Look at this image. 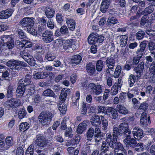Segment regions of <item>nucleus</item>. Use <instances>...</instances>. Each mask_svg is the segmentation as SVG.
<instances>
[{
  "label": "nucleus",
  "mask_w": 155,
  "mask_h": 155,
  "mask_svg": "<svg viewBox=\"0 0 155 155\" xmlns=\"http://www.w3.org/2000/svg\"><path fill=\"white\" fill-rule=\"evenodd\" d=\"M34 21L33 19L29 18H24L19 22V26L24 29L27 30L28 31L31 35L35 36L37 31L33 28Z\"/></svg>",
  "instance_id": "1"
},
{
  "label": "nucleus",
  "mask_w": 155,
  "mask_h": 155,
  "mask_svg": "<svg viewBox=\"0 0 155 155\" xmlns=\"http://www.w3.org/2000/svg\"><path fill=\"white\" fill-rule=\"evenodd\" d=\"M54 115L52 113L48 111H42L38 117L39 122L43 126L50 124Z\"/></svg>",
  "instance_id": "2"
},
{
  "label": "nucleus",
  "mask_w": 155,
  "mask_h": 155,
  "mask_svg": "<svg viewBox=\"0 0 155 155\" xmlns=\"http://www.w3.org/2000/svg\"><path fill=\"white\" fill-rule=\"evenodd\" d=\"M6 64L12 70L15 71L19 70L23 67L25 66L23 62L13 59L11 60L6 62Z\"/></svg>",
  "instance_id": "3"
},
{
  "label": "nucleus",
  "mask_w": 155,
  "mask_h": 155,
  "mask_svg": "<svg viewBox=\"0 0 155 155\" xmlns=\"http://www.w3.org/2000/svg\"><path fill=\"white\" fill-rule=\"evenodd\" d=\"M106 139L103 141L102 142V145L101 147V150L103 152H105L107 151L110 150V147L109 146L110 143H112L114 141L113 140V137L112 138L111 135L110 134L108 133L106 135Z\"/></svg>",
  "instance_id": "4"
},
{
  "label": "nucleus",
  "mask_w": 155,
  "mask_h": 155,
  "mask_svg": "<svg viewBox=\"0 0 155 155\" xmlns=\"http://www.w3.org/2000/svg\"><path fill=\"white\" fill-rule=\"evenodd\" d=\"M113 142L112 143L110 144L109 146L110 149V148L113 149L115 153L118 152L119 150H120L122 151L124 155H127V151L124 148L123 144L119 142Z\"/></svg>",
  "instance_id": "5"
},
{
  "label": "nucleus",
  "mask_w": 155,
  "mask_h": 155,
  "mask_svg": "<svg viewBox=\"0 0 155 155\" xmlns=\"http://www.w3.org/2000/svg\"><path fill=\"white\" fill-rule=\"evenodd\" d=\"M88 87L90 89L93 94L96 95H99L102 93V88L100 85H96L94 83H90Z\"/></svg>",
  "instance_id": "6"
},
{
  "label": "nucleus",
  "mask_w": 155,
  "mask_h": 155,
  "mask_svg": "<svg viewBox=\"0 0 155 155\" xmlns=\"http://www.w3.org/2000/svg\"><path fill=\"white\" fill-rule=\"evenodd\" d=\"M21 104V101L19 100L11 99L7 101L5 104L6 107L8 109L11 108H15L19 106Z\"/></svg>",
  "instance_id": "7"
},
{
  "label": "nucleus",
  "mask_w": 155,
  "mask_h": 155,
  "mask_svg": "<svg viewBox=\"0 0 155 155\" xmlns=\"http://www.w3.org/2000/svg\"><path fill=\"white\" fill-rule=\"evenodd\" d=\"M125 138L123 140L124 143L127 146L133 147L137 143L136 141L133 138H131L130 134H128L123 137Z\"/></svg>",
  "instance_id": "8"
},
{
  "label": "nucleus",
  "mask_w": 155,
  "mask_h": 155,
  "mask_svg": "<svg viewBox=\"0 0 155 155\" xmlns=\"http://www.w3.org/2000/svg\"><path fill=\"white\" fill-rule=\"evenodd\" d=\"M119 129L122 133L123 137L128 134H131L130 130L129 129L128 124L127 123H122L118 126Z\"/></svg>",
  "instance_id": "9"
},
{
  "label": "nucleus",
  "mask_w": 155,
  "mask_h": 155,
  "mask_svg": "<svg viewBox=\"0 0 155 155\" xmlns=\"http://www.w3.org/2000/svg\"><path fill=\"white\" fill-rule=\"evenodd\" d=\"M132 133L134 138L137 140H140L143 137L142 129L138 127H135L133 129Z\"/></svg>",
  "instance_id": "10"
},
{
  "label": "nucleus",
  "mask_w": 155,
  "mask_h": 155,
  "mask_svg": "<svg viewBox=\"0 0 155 155\" xmlns=\"http://www.w3.org/2000/svg\"><path fill=\"white\" fill-rule=\"evenodd\" d=\"M57 41L60 42L62 43L63 48L64 49H67L71 46L73 41V39H56L55 41V43L57 42Z\"/></svg>",
  "instance_id": "11"
},
{
  "label": "nucleus",
  "mask_w": 155,
  "mask_h": 155,
  "mask_svg": "<svg viewBox=\"0 0 155 155\" xmlns=\"http://www.w3.org/2000/svg\"><path fill=\"white\" fill-rule=\"evenodd\" d=\"M31 76L30 75L27 74L25 76V78H22L19 81L18 84L19 85L25 87V86L31 84Z\"/></svg>",
  "instance_id": "12"
},
{
  "label": "nucleus",
  "mask_w": 155,
  "mask_h": 155,
  "mask_svg": "<svg viewBox=\"0 0 155 155\" xmlns=\"http://www.w3.org/2000/svg\"><path fill=\"white\" fill-rule=\"evenodd\" d=\"M12 9H7L0 12V19H5L11 16L13 12Z\"/></svg>",
  "instance_id": "13"
},
{
  "label": "nucleus",
  "mask_w": 155,
  "mask_h": 155,
  "mask_svg": "<svg viewBox=\"0 0 155 155\" xmlns=\"http://www.w3.org/2000/svg\"><path fill=\"white\" fill-rule=\"evenodd\" d=\"M36 138L35 143L38 146L42 147L45 145L46 140L44 137L40 135H38L37 136Z\"/></svg>",
  "instance_id": "14"
},
{
  "label": "nucleus",
  "mask_w": 155,
  "mask_h": 155,
  "mask_svg": "<svg viewBox=\"0 0 155 155\" xmlns=\"http://www.w3.org/2000/svg\"><path fill=\"white\" fill-rule=\"evenodd\" d=\"M121 130L118 127L114 125L113 127V130L112 133L113 140L114 141H117V137L119 135H122V133Z\"/></svg>",
  "instance_id": "15"
},
{
  "label": "nucleus",
  "mask_w": 155,
  "mask_h": 155,
  "mask_svg": "<svg viewBox=\"0 0 155 155\" xmlns=\"http://www.w3.org/2000/svg\"><path fill=\"white\" fill-rule=\"evenodd\" d=\"M91 123L93 126L97 127L101 123L100 117L97 115H93L90 119Z\"/></svg>",
  "instance_id": "16"
},
{
  "label": "nucleus",
  "mask_w": 155,
  "mask_h": 155,
  "mask_svg": "<svg viewBox=\"0 0 155 155\" xmlns=\"http://www.w3.org/2000/svg\"><path fill=\"white\" fill-rule=\"evenodd\" d=\"M110 3V0H103L100 8V11L103 13L105 12L109 8Z\"/></svg>",
  "instance_id": "17"
},
{
  "label": "nucleus",
  "mask_w": 155,
  "mask_h": 155,
  "mask_svg": "<svg viewBox=\"0 0 155 155\" xmlns=\"http://www.w3.org/2000/svg\"><path fill=\"white\" fill-rule=\"evenodd\" d=\"M110 3V0H103L100 8V11L103 13L105 12L109 8Z\"/></svg>",
  "instance_id": "18"
},
{
  "label": "nucleus",
  "mask_w": 155,
  "mask_h": 155,
  "mask_svg": "<svg viewBox=\"0 0 155 155\" xmlns=\"http://www.w3.org/2000/svg\"><path fill=\"white\" fill-rule=\"evenodd\" d=\"M88 122L87 120L84 121L78 126L77 131L78 134H81L87 128Z\"/></svg>",
  "instance_id": "19"
},
{
  "label": "nucleus",
  "mask_w": 155,
  "mask_h": 155,
  "mask_svg": "<svg viewBox=\"0 0 155 155\" xmlns=\"http://www.w3.org/2000/svg\"><path fill=\"white\" fill-rule=\"evenodd\" d=\"M117 109L110 107L107 108L106 110L105 113L106 114H110L111 115L112 118L114 119H116L118 116V114L117 113Z\"/></svg>",
  "instance_id": "20"
},
{
  "label": "nucleus",
  "mask_w": 155,
  "mask_h": 155,
  "mask_svg": "<svg viewBox=\"0 0 155 155\" xmlns=\"http://www.w3.org/2000/svg\"><path fill=\"white\" fill-rule=\"evenodd\" d=\"M144 64L143 62H140L137 67L134 68V71L137 74V76L140 77L144 68Z\"/></svg>",
  "instance_id": "21"
},
{
  "label": "nucleus",
  "mask_w": 155,
  "mask_h": 155,
  "mask_svg": "<svg viewBox=\"0 0 155 155\" xmlns=\"http://www.w3.org/2000/svg\"><path fill=\"white\" fill-rule=\"evenodd\" d=\"M61 92L59 97V99L61 100L59 103H63L66 99V97L68 94L70 92V89H65V88L62 89Z\"/></svg>",
  "instance_id": "22"
},
{
  "label": "nucleus",
  "mask_w": 155,
  "mask_h": 155,
  "mask_svg": "<svg viewBox=\"0 0 155 155\" xmlns=\"http://www.w3.org/2000/svg\"><path fill=\"white\" fill-rule=\"evenodd\" d=\"M117 111L120 114H126L128 113V110L123 105L118 104L116 106Z\"/></svg>",
  "instance_id": "23"
},
{
  "label": "nucleus",
  "mask_w": 155,
  "mask_h": 155,
  "mask_svg": "<svg viewBox=\"0 0 155 155\" xmlns=\"http://www.w3.org/2000/svg\"><path fill=\"white\" fill-rule=\"evenodd\" d=\"M42 94L44 96L51 97L55 99L57 97V96L55 95L53 91L49 88L43 91Z\"/></svg>",
  "instance_id": "24"
},
{
  "label": "nucleus",
  "mask_w": 155,
  "mask_h": 155,
  "mask_svg": "<svg viewBox=\"0 0 155 155\" xmlns=\"http://www.w3.org/2000/svg\"><path fill=\"white\" fill-rule=\"evenodd\" d=\"M55 11L52 8L46 7L45 9V13L47 18H52L54 14Z\"/></svg>",
  "instance_id": "25"
},
{
  "label": "nucleus",
  "mask_w": 155,
  "mask_h": 155,
  "mask_svg": "<svg viewBox=\"0 0 155 155\" xmlns=\"http://www.w3.org/2000/svg\"><path fill=\"white\" fill-rule=\"evenodd\" d=\"M67 26L69 29L73 31L75 28V21L72 19L67 18L66 20Z\"/></svg>",
  "instance_id": "26"
},
{
  "label": "nucleus",
  "mask_w": 155,
  "mask_h": 155,
  "mask_svg": "<svg viewBox=\"0 0 155 155\" xmlns=\"http://www.w3.org/2000/svg\"><path fill=\"white\" fill-rule=\"evenodd\" d=\"M86 69L87 71L90 75L94 74L95 71L94 66L91 62L87 64Z\"/></svg>",
  "instance_id": "27"
},
{
  "label": "nucleus",
  "mask_w": 155,
  "mask_h": 155,
  "mask_svg": "<svg viewBox=\"0 0 155 155\" xmlns=\"http://www.w3.org/2000/svg\"><path fill=\"white\" fill-rule=\"evenodd\" d=\"M82 60L81 56L79 55L73 56L71 59V62L72 64H78L80 63Z\"/></svg>",
  "instance_id": "28"
},
{
  "label": "nucleus",
  "mask_w": 155,
  "mask_h": 155,
  "mask_svg": "<svg viewBox=\"0 0 155 155\" xmlns=\"http://www.w3.org/2000/svg\"><path fill=\"white\" fill-rule=\"evenodd\" d=\"M118 22V20L115 18L109 17L107 19L106 25L107 26H110Z\"/></svg>",
  "instance_id": "29"
},
{
  "label": "nucleus",
  "mask_w": 155,
  "mask_h": 155,
  "mask_svg": "<svg viewBox=\"0 0 155 155\" xmlns=\"http://www.w3.org/2000/svg\"><path fill=\"white\" fill-rule=\"evenodd\" d=\"M25 89L24 87L19 85L16 90V95L19 97H21L25 92Z\"/></svg>",
  "instance_id": "30"
},
{
  "label": "nucleus",
  "mask_w": 155,
  "mask_h": 155,
  "mask_svg": "<svg viewBox=\"0 0 155 155\" xmlns=\"http://www.w3.org/2000/svg\"><path fill=\"white\" fill-rule=\"evenodd\" d=\"M115 61L113 57H108L106 61V64L107 67H113L115 66Z\"/></svg>",
  "instance_id": "31"
},
{
  "label": "nucleus",
  "mask_w": 155,
  "mask_h": 155,
  "mask_svg": "<svg viewBox=\"0 0 155 155\" xmlns=\"http://www.w3.org/2000/svg\"><path fill=\"white\" fill-rule=\"evenodd\" d=\"M101 117L102 125V126L101 127L102 130L103 131H106L108 125V121L106 119L104 118V116H101Z\"/></svg>",
  "instance_id": "32"
},
{
  "label": "nucleus",
  "mask_w": 155,
  "mask_h": 155,
  "mask_svg": "<svg viewBox=\"0 0 155 155\" xmlns=\"http://www.w3.org/2000/svg\"><path fill=\"white\" fill-rule=\"evenodd\" d=\"M42 36L44 39H53V35L51 31L47 30L44 31L42 35Z\"/></svg>",
  "instance_id": "33"
},
{
  "label": "nucleus",
  "mask_w": 155,
  "mask_h": 155,
  "mask_svg": "<svg viewBox=\"0 0 155 155\" xmlns=\"http://www.w3.org/2000/svg\"><path fill=\"white\" fill-rule=\"evenodd\" d=\"M136 77L133 74H130L129 77L128 79V82L129 86L131 87L133 86L135 82Z\"/></svg>",
  "instance_id": "34"
},
{
  "label": "nucleus",
  "mask_w": 155,
  "mask_h": 155,
  "mask_svg": "<svg viewBox=\"0 0 155 155\" xmlns=\"http://www.w3.org/2000/svg\"><path fill=\"white\" fill-rule=\"evenodd\" d=\"M29 124L27 122H22L20 124L19 128L21 131L24 132L29 129Z\"/></svg>",
  "instance_id": "35"
},
{
  "label": "nucleus",
  "mask_w": 155,
  "mask_h": 155,
  "mask_svg": "<svg viewBox=\"0 0 155 155\" xmlns=\"http://www.w3.org/2000/svg\"><path fill=\"white\" fill-rule=\"evenodd\" d=\"M153 8L152 6H149L146 8L142 12L141 14L144 16H147L151 13L153 10Z\"/></svg>",
  "instance_id": "36"
},
{
  "label": "nucleus",
  "mask_w": 155,
  "mask_h": 155,
  "mask_svg": "<svg viewBox=\"0 0 155 155\" xmlns=\"http://www.w3.org/2000/svg\"><path fill=\"white\" fill-rule=\"evenodd\" d=\"M6 146L8 147V149L10 146L13 145L14 142L12 137L10 136L7 137L5 140Z\"/></svg>",
  "instance_id": "37"
},
{
  "label": "nucleus",
  "mask_w": 155,
  "mask_h": 155,
  "mask_svg": "<svg viewBox=\"0 0 155 155\" xmlns=\"http://www.w3.org/2000/svg\"><path fill=\"white\" fill-rule=\"evenodd\" d=\"M94 131L92 128H90L88 130L87 134L86 136L87 139V140L91 141L94 135Z\"/></svg>",
  "instance_id": "38"
},
{
  "label": "nucleus",
  "mask_w": 155,
  "mask_h": 155,
  "mask_svg": "<svg viewBox=\"0 0 155 155\" xmlns=\"http://www.w3.org/2000/svg\"><path fill=\"white\" fill-rule=\"evenodd\" d=\"M146 113L143 112L141 116L140 119V123L142 125H146L147 124Z\"/></svg>",
  "instance_id": "39"
},
{
  "label": "nucleus",
  "mask_w": 155,
  "mask_h": 155,
  "mask_svg": "<svg viewBox=\"0 0 155 155\" xmlns=\"http://www.w3.org/2000/svg\"><path fill=\"white\" fill-rule=\"evenodd\" d=\"M103 135L102 134H96L94 135V140L96 143L98 144L101 143L103 141H104V139L103 138Z\"/></svg>",
  "instance_id": "40"
},
{
  "label": "nucleus",
  "mask_w": 155,
  "mask_h": 155,
  "mask_svg": "<svg viewBox=\"0 0 155 155\" xmlns=\"http://www.w3.org/2000/svg\"><path fill=\"white\" fill-rule=\"evenodd\" d=\"M121 67L120 65H117L114 71V76L116 78H118L121 73Z\"/></svg>",
  "instance_id": "41"
},
{
  "label": "nucleus",
  "mask_w": 155,
  "mask_h": 155,
  "mask_svg": "<svg viewBox=\"0 0 155 155\" xmlns=\"http://www.w3.org/2000/svg\"><path fill=\"white\" fill-rule=\"evenodd\" d=\"M104 37L102 35H99L98 34L96 33H91L88 36L87 39H102L104 38Z\"/></svg>",
  "instance_id": "42"
},
{
  "label": "nucleus",
  "mask_w": 155,
  "mask_h": 155,
  "mask_svg": "<svg viewBox=\"0 0 155 155\" xmlns=\"http://www.w3.org/2000/svg\"><path fill=\"white\" fill-rule=\"evenodd\" d=\"M27 112L23 108L20 109L18 112V117L19 119L24 118L26 115Z\"/></svg>",
  "instance_id": "43"
},
{
  "label": "nucleus",
  "mask_w": 155,
  "mask_h": 155,
  "mask_svg": "<svg viewBox=\"0 0 155 155\" xmlns=\"http://www.w3.org/2000/svg\"><path fill=\"white\" fill-rule=\"evenodd\" d=\"M118 87H117V84L115 83L112 87L110 91V94L112 95H115L118 92Z\"/></svg>",
  "instance_id": "44"
},
{
  "label": "nucleus",
  "mask_w": 155,
  "mask_h": 155,
  "mask_svg": "<svg viewBox=\"0 0 155 155\" xmlns=\"http://www.w3.org/2000/svg\"><path fill=\"white\" fill-rule=\"evenodd\" d=\"M16 87L14 85L10 84L7 89V94L8 96H11L12 94L13 91L15 89Z\"/></svg>",
  "instance_id": "45"
},
{
  "label": "nucleus",
  "mask_w": 155,
  "mask_h": 155,
  "mask_svg": "<svg viewBox=\"0 0 155 155\" xmlns=\"http://www.w3.org/2000/svg\"><path fill=\"white\" fill-rule=\"evenodd\" d=\"M61 103V104L58 105V108L60 112L62 114H65L66 111L67 107L64 103Z\"/></svg>",
  "instance_id": "46"
},
{
  "label": "nucleus",
  "mask_w": 155,
  "mask_h": 155,
  "mask_svg": "<svg viewBox=\"0 0 155 155\" xmlns=\"http://www.w3.org/2000/svg\"><path fill=\"white\" fill-rule=\"evenodd\" d=\"M103 67V62L101 60L97 61L96 64V69L99 71H101Z\"/></svg>",
  "instance_id": "47"
},
{
  "label": "nucleus",
  "mask_w": 155,
  "mask_h": 155,
  "mask_svg": "<svg viewBox=\"0 0 155 155\" xmlns=\"http://www.w3.org/2000/svg\"><path fill=\"white\" fill-rule=\"evenodd\" d=\"M45 56L46 59L48 61H52L55 58L54 55L49 52H47Z\"/></svg>",
  "instance_id": "48"
},
{
  "label": "nucleus",
  "mask_w": 155,
  "mask_h": 155,
  "mask_svg": "<svg viewBox=\"0 0 155 155\" xmlns=\"http://www.w3.org/2000/svg\"><path fill=\"white\" fill-rule=\"evenodd\" d=\"M148 104L146 102H143L140 105L139 109L142 111H144L145 112L147 109Z\"/></svg>",
  "instance_id": "49"
},
{
  "label": "nucleus",
  "mask_w": 155,
  "mask_h": 155,
  "mask_svg": "<svg viewBox=\"0 0 155 155\" xmlns=\"http://www.w3.org/2000/svg\"><path fill=\"white\" fill-rule=\"evenodd\" d=\"M144 149V147L143 146V144L141 143H139L137 145L135 150L138 152L142 151Z\"/></svg>",
  "instance_id": "50"
},
{
  "label": "nucleus",
  "mask_w": 155,
  "mask_h": 155,
  "mask_svg": "<svg viewBox=\"0 0 155 155\" xmlns=\"http://www.w3.org/2000/svg\"><path fill=\"white\" fill-rule=\"evenodd\" d=\"M72 129L71 127L67 129L64 133L65 136L66 137H69L71 138L72 137Z\"/></svg>",
  "instance_id": "51"
},
{
  "label": "nucleus",
  "mask_w": 155,
  "mask_h": 155,
  "mask_svg": "<svg viewBox=\"0 0 155 155\" xmlns=\"http://www.w3.org/2000/svg\"><path fill=\"white\" fill-rule=\"evenodd\" d=\"M5 45H6L9 49H11L14 46V41L12 39H11L5 43Z\"/></svg>",
  "instance_id": "52"
},
{
  "label": "nucleus",
  "mask_w": 155,
  "mask_h": 155,
  "mask_svg": "<svg viewBox=\"0 0 155 155\" xmlns=\"http://www.w3.org/2000/svg\"><path fill=\"white\" fill-rule=\"evenodd\" d=\"M144 35V32L142 31H140L136 33V36L137 39H143Z\"/></svg>",
  "instance_id": "53"
},
{
  "label": "nucleus",
  "mask_w": 155,
  "mask_h": 155,
  "mask_svg": "<svg viewBox=\"0 0 155 155\" xmlns=\"http://www.w3.org/2000/svg\"><path fill=\"white\" fill-rule=\"evenodd\" d=\"M41 99V96L39 94H37L35 95L34 97L32 98V99L34 100L33 103H34L36 104L39 103Z\"/></svg>",
  "instance_id": "54"
},
{
  "label": "nucleus",
  "mask_w": 155,
  "mask_h": 155,
  "mask_svg": "<svg viewBox=\"0 0 155 155\" xmlns=\"http://www.w3.org/2000/svg\"><path fill=\"white\" fill-rule=\"evenodd\" d=\"M54 23L53 20L51 19H49L47 23L48 27L50 29H52L54 28Z\"/></svg>",
  "instance_id": "55"
},
{
  "label": "nucleus",
  "mask_w": 155,
  "mask_h": 155,
  "mask_svg": "<svg viewBox=\"0 0 155 155\" xmlns=\"http://www.w3.org/2000/svg\"><path fill=\"white\" fill-rule=\"evenodd\" d=\"M115 2L117 3L120 7H124L126 5L125 0H115Z\"/></svg>",
  "instance_id": "56"
},
{
  "label": "nucleus",
  "mask_w": 155,
  "mask_h": 155,
  "mask_svg": "<svg viewBox=\"0 0 155 155\" xmlns=\"http://www.w3.org/2000/svg\"><path fill=\"white\" fill-rule=\"evenodd\" d=\"M148 18L147 16H143L141 18L140 24L141 26H143L148 20Z\"/></svg>",
  "instance_id": "57"
},
{
  "label": "nucleus",
  "mask_w": 155,
  "mask_h": 155,
  "mask_svg": "<svg viewBox=\"0 0 155 155\" xmlns=\"http://www.w3.org/2000/svg\"><path fill=\"white\" fill-rule=\"evenodd\" d=\"M20 55L23 58H24L25 56L28 55L29 53L27 49H25L24 50L20 52Z\"/></svg>",
  "instance_id": "58"
},
{
  "label": "nucleus",
  "mask_w": 155,
  "mask_h": 155,
  "mask_svg": "<svg viewBox=\"0 0 155 155\" xmlns=\"http://www.w3.org/2000/svg\"><path fill=\"white\" fill-rule=\"evenodd\" d=\"M105 108V107L104 106H98L97 107V110L98 113H103L105 111V114H106L105 111L107 109V108Z\"/></svg>",
  "instance_id": "59"
},
{
  "label": "nucleus",
  "mask_w": 155,
  "mask_h": 155,
  "mask_svg": "<svg viewBox=\"0 0 155 155\" xmlns=\"http://www.w3.org/2000/svg\"><path fill=\"white\" fill-rule=\"evenodd\" d=\"M0 148L2 150H5L8 149V147L5 144L3 141L0 139Z\"/></svg>",
  "instance_id": "60"
},
{
  "label": "nucleus",
  "mask_w": 155,
  "mask_h": 155,
  "mask_svg": "<svg viewBox=\"0 0 155 155\" xmlns=\"http://www.w3.org/2000/svg\"><path fill=\"white\" fill-rule=\"evenodd\" d=\"M30 56V59H29V60L27 62V63H28L31 66H35L36 64L35 61L34 60V58L32 56Z\"/></svg>",
  "instance_id": "61"
},
{
  "label": "nucleus",
  "mask_w": 155,
  "mask_h": 155,
  "mask_svg": "<svg viewBox=\"0 0 155 155\" xmlns=\"http://www.w3.org/2000/svg\"><path fill=\"white\" fill-rule=\"evenodd\" d=\"M80 140V136L78 135H76V137L75 139L71 140V141L74 144H77L78 143Z\"/></svg>",
  "instance_id": "62"
},
{
  "label": "nucleus",
  "mask_w": 155,
  "mask_h": 155,
  "mask_svg": "<svg viewBox=\"0 0 155 155\" xmlns=\"http://www.w3.org/2000/svg\"><path fill=\"white\" fill-rule=\"evenodd\" d=\"M24 153L23 149L21 147H19L17 149L16 155H23Z\"/></svg>",
  "instance_id": "63"
},
{
  "label": "nucleus",
  "mask_w": 155,
  "mask_h": 155,
  "mask_svg": "<svg viewBox=\"0 0 155 155\" xmlns=\"http://www.w3.org/2000/svg\"><path fill=\"white\" fill-rule=\"evenodd\" d=\"M18 32L19 36L20 39H23L27 38L26 34L22 30H20Z\"/></svg>",
  "instance_id": "64"
}]
</instances>
